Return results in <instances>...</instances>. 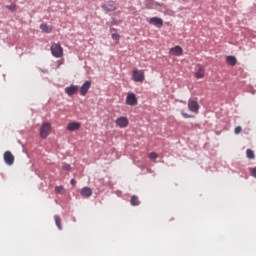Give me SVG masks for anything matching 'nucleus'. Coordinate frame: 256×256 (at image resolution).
I'll use <instances>...</instances> for the list:
<instances>
[{
	"mask_svg": "<svg viewBox=\"0 0 256 256\" xmlns=\"http://www.w3.org/2000/svg\"><path fill=\"white\" fill-rule=\"evenodd\" d=\"M70 183H71V185H73V186L77 185V181H76L75 179H72V180L70 181Z\"/></svg>",
	"mask_w": 256,
	"mask_h": 256,
	"instance_id": "obj_28",
	"label": "nucleus"
},
{
	"mask_svg": "<svg viewBox=\"0 0 256 256\" xmlns=\"http://www.w3.org/2000/svg\"><path fill=\"white\" fill-rule=\"evenodd\" d=\"M182 116L185 118V119H191V117H193L192 115H189L185 112H182Z\"/></svg>",
	"mask_w": 256,
	"mask_h": 256,
	"instance_id": "obj_27",
	"label": "nucleus"
},
{
	"mask_svg": "<svg viewBox=\"0 0 256 256\" xmlns=\"http://www.w3.org/2000/svg\"><path fill=\"white\" fill-rule=\"evenodd\" d=\"M150 25H154V27H157L158 29H161L163 27V19L159 17H152L149 20Z\"/></svg>",
	"mask_w": 256,
	"mask_h": 256,
	"instance_id": "obj_8",
	"label": "nucleus"
},
{
	"mask_svg": "<svg viewBox=\"0 0 256 256\" xmlns=\"http://www.w3.org/2000/svg\"><path fill=\"white\" fill-rule=\"evenodd\" d=\"M54 221H55L56 226L59 229V231H61V229H63L62 226H61V217H59L57 215L54 216Z\"/></svg>",
	"mask_w": 256,
	"mask_h": 256,
	"instance_id": "obj_19",
	"label": "nucleus"
},
{
	"mask_svg": "<svg viewBox=\"0 0 256 256\" xmlns=\"http://www.w3.org/2000/svg\"><path fill=\"white\" fill-rule=\"evenodd\" d=\"M4 161L6 165H13V163H15V156H13L11 151H6L4 153Z\"/></svg>",
	"mask_w": 256,
	"mask_h": 256,
	"instance_id": "obj_7",
	"label": "nucleus"
},
{
	"mask_svg": "<svg viewBox=\"0 0 256 256\" xmlns=\"http://www.w3.org/2000/svg\"><path fill=\"white\" fill-rule=\"evenodd\" d=\"M112 39L116 41V43H119V40L121 39V36L117 33L112 34Z\"/></svg>",
	"mask_w": 256,
	"mask_h": 256,
	"instance_id": "obj_22",
	"label": "nucleus"
},
{
	"mask_svg": "<svg viewBox=\"0 0 256 256\" xmlns=\"http://www.w3.org/2000/svg\"><path fill=\"white\" fill-rule=\"evenodd\" d=\"M159 158V154L155 153V152H151L149 154V159H158Z\"/></svg>",
	"mask_w": 256,
	"mask_h": 256,
	"instance_id": "obj_23",
	"label": "nucleus"
},
{
	"mask_svg": "<svg viewBox=\"0 0 256 256\" xmlns=\"http://www.w3.org/2000/svg\"><path fill=\"white\" fill-rule=\"evenodd\" d=\"M169 53L174 57H180V55H183V48L181 46H175L169 50Z\"/></svg>",
	"mask_w": 256,
	"mask_h": 256,
	"instance_id": "obj_10",
	"label": "nucleus"
},
{
	"mask_svg": "<svg viewBox=\"0 0 256 256\" xmlns=\"http://www.w3.org/2000/svg\"><path fill=\"white\" fill-rule=\"evenodd\" d=\"M89 89H91V81L84 82V84L80 87V95L85 97V95L89 93Z\"/></svg>",
	"mask_w": 256,
	"mask_h": 256,
	"instance_id": "obj_9",
	"label": "nucleus"
},
{
	"mask_svg": "<svg viewBox=\"0 0 256 256\" xmlns=\"http://www.w3.org/2000/svg\"><path fill=\"white\" fill-rule=\"evenodd\" d=\"M242 131H243V128H241V126H237V127L234 129L235 135H239V133H241Z\"/></svg>",
	"mask_w": 256,
	"mask_h": 256,
	"instance_id": "obj_24",
	"label": "nucleus"
},
{
	"mask_svg": "<svg viewBox=\"0 0 256 256\" xmlns=\"http://www.w3.org/2000/svg\"><path fill=\"white\" fill-rule=\"evenodd\" d=\"M80 194L82 197H91V195H93V190H91L89 187H84L82 188Z\"/></svg>",
	"mask_w": 256,
	"mask_h": 256,
	"instance_id": "obj_15",
	"label": "nucleus"
},
{
	"mask_svg": "<svg viewBox=\"0 0 256 256\" xmlns=\"http://www.w3.org/2000/svg\"><path fill=\"white\" fill-rule=\"evenodd\" d=\"M131 205L134 207H137L138 205H141V202L139 201V197L137 196H132L130 200Z\"/></svg>",
	"mask_w": 256,
	"mask_h": 256,
	"instance_id": "obj_18",
	"label": "nucleus"
},
{
	"mask_svg": "<svg viewBox=\"0 0 256 256\" xmlns=\"http://www.w3.org/2000/svg\"><path fill=\"white\" fill-rule=\"evenodd\" d=\"M139 101L137 100V95L134 93H128L126 97V105H130V107H135Z\"/></svg>",
	"mask_w": 256,
	"mask_h": 256,
	"instance_id": "obj_4",
	"label": "nucleus"
},
{
	"mask_svg": "<svg viewBox=\"0 0 256 256\" xmlns=\"http://www.w3.org/2000/svg\"><path fill=\"white\" fill-rule=\"evenodd\" d=\"M63 191H64L63 186H56V187H55V193H56L57 195H63Z\"/></svg>",
	"mask_w": 256,
	"mask_h": 256,
	"instance_id": "obj_21",
	"label": "nucleus"
},
{
	"mask_svg": "<svg viewBox=\"0 0 256 256\" xmlns=\"http://www.w3.org/2000/svg\"><path fill=\"white\" fill-rule=\"evenodd\" d=\"M40 29L43 33H51V31H53V28L47 24H41Z\"/></svg>",
	"mask_w": 256,
	"mask_h": 256,
	"instance_id": "obj_17",
	"label": "nucleus"
},
{
	"mask_svg": "<svg viewBox=\"0 0 256 256\" xmlns=\"http://www.w3.org/2000/svg\"><path fill=\"white\" fill-rule=\"evenodd\" d=\"M63 168L66 169L67 171H69V169H71V166H69V165H64Z\"/></svg>",
	"mask_w": 256,
	"mask_h": 256,
	"instance_id": "obj_29",
	"label": "nucleus"
},
{
	"mask_svg": "<svg viewBox=\"0 0 256 256\" xmlns=\"http://www.w3.org/2000/svg\"><path fill=\"white\" fill-rule=\"evenodd\" d=\"M49 133H51V124L50 123H43L40 128V137L42 139H47L49 137Z\"/></svg>",
	"mask_w": 256,
	"mask_h": 256,
	"instance_id": "obj_3",
	"label": "nucleus"
},
{
	"mask_svg": "<svg viewBox=\"0 0 256 256\" xmlns=\"http://www.w3.org/2000/svg\"><path fill=\"white\" fill-rule=\"evenodd\" d=\"M132 79L136 83H143L145 81V71H143V70H133Z\"/></svg>",
	"mask_w": 256,
	"mask_h": 256,
	"instance_id": "obj_2",
	"label": "nucleus"
},
{
	"mask_svg": "<svg viewBox=\"0 0 256 256\" xmlns=\"http://www.w3.org/2000/svg\"><path fill=\"white\" fill-rule=\"evenodd\" d=\"M246 157L248 159H255V152H253V150H251V149H247L246 150Z\"/></svg>",
	"mask_w": 256,
	"mask_h": 256,
	"instance_id": "obj_20",
	"label": "nucleus"
},
{
	"mask_svg": "<svg viewBox=\"0 0 256 256\" xmlns=\"http://www.w3.org/2000/svg\"><path fill=\"white\" fill-rule=\"evenodd\" d=\"M50 51H51L53 57H56L57 59L63 57V47H61L57 43L52 44Z\"/></svg>",
	"mask_w": 256,
	"mask_h": 256,
	"instance_id": "obj_1",
	"label": "nucleus"
},
{
	"mask_svg": "<svg viewBox=\"0 0 256 256\" xmlns=\"http://www.w3.org/2000/svg\"><path fill=\"white\" fill-rule=\"evenodd\" d=\"M77 91H79V87L75 85H71L70 87L65 88V93L69 96L77 95Z\"/></svg>",
	"mask_w": 256,
	"mask_h": 256,
	"instance_id": "obj_12",
	"label": "nucleus"
},
{
	"mask_svg": "<svg viewBox=\"0 0 256 256\" xmlns=\"http://www.w3.org/2000/svg\"><path fill=\"white\" fill-rule=\"evenodd\" d=\"M7 9H9V11H15V9H17V6H15V4H11L6 6Z\"/></svg>",
	"mask_w": 256,
	"mask_h": 256,
	"instance_id": "obj_25",
	"label": "nucleus"
},
{
	"mask_svg": "<svg viewBox=\"0 0 256 256\" xmlns=\"http://www.w3.org/2000/svg\"><path fill=\"white\" fill-rule=\"evenodd\" d=\"M188 109L192 113H199V109H200L199 102H197V100H189Z\"/></svg>",
	"mask_w": 256,
	"mask_h": 256,
	"instance_id": "obj_6",
	"label": "nucleus"
},
{
	"mask_svg": "<svg viewBox=\"0 0 256 256\" xmlns=\"http://www.w3.org/2000/svg\"><path fill=\"white\" fill-rule=\"evenodd\" d=\"M250 173H251L252 177H255V179H256V167L250 168Z\"/></svg>",
	"mask_w": 256,
	"mask_h": 256,
	"instance_id": "obj_26",
	"label": "nucleus"
},
{
	"mask_svg": "<svg viewBox=\"0 0 256 256\" xmlns=\"http://www.w3.org/2000/svg\"><path fill=\"white\" fill-rule=\"evenodd\" d=\"M116 125H117V127H120L121 129H125V127L129 126V119L125 116H121L116 119Z\"/></svg>",
	"mask_w": 256,
	"mask_h": 256,
	"instance_id": "obj_5",
	"label": "nucleus"
},
{
	"mask_svg": "<svg viewBox=\"0 0 256 256\" xmlns=\"http://www.w3.org/2000/svg\"><path fill=\"white\" fill-rule=\"evenodd\" d=\"M67 131H79L81 129L80 122H71L67 125Z\"/></svg>",
	"mask_w": 256,
	"mask_h": 256,
	"instance_id": "obj_13",
	"label": "nucleus"
},
{
	"mask_svg": "<svg viewBox=\"0 0 256 256\" xmlns=\"http://www.w3.org/2000/svg\"><path fill=\"white\" fill-rule=\"evenodd\" d=\"M226 61L228 65H231L232 67H235V65H237V58L235 56H228L226 58Z\"/></svg>",
	"mask_w": 256,
	"mask_h": 256,
	"instance_id": "obj_16",
	"label": "nucleus"
},
{
	"mask_svg": "<svg viewBox=\"0 0 256 256\" xmlns=\"http://www.w3.org/2000/svg\"><path fill=\"white\" fill-rule=\"evenodd\" d=\"M196 79H203L205 77V68L203 66H199L198 70L195 72Z\"/></svg>",
	"mask_w": 256,
	"mask_h": 256,
	"instance_id": "obj_14",
	"label": "nucleus"
},
{
	"mask_svg": "<svg viewBox=\"0 0 256 256\" xmlns=\"http://www.w3.org/2000/svg\"><path fill=\"white\" fill-rule=\"evenodd\" d=\"M102 7L103 9H105V11H115V9H117L115 1L113 0L106 2Z\"/></svg>",
	"mask_w": 256,
	"mask_h": 256,
	"instance_id": "obj_11",
	"label": "nucleus"
}]
</instances>
